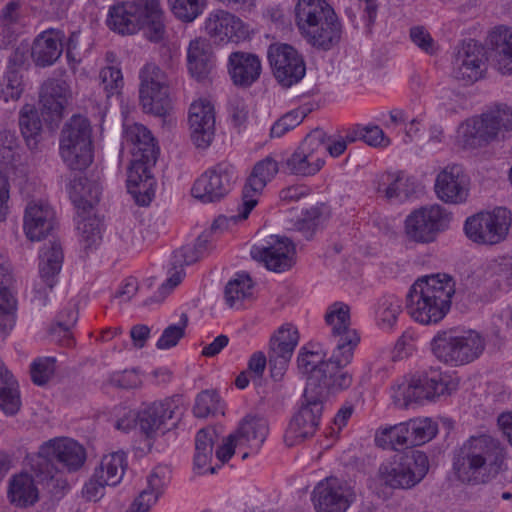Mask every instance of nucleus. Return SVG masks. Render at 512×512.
Returning <instances> with one entry per match:
<instances>
[{
  "label": "nucleus",
  "instance_id": "obj_58",
  "mask_svg": "<svg viewBox=\"0 0 512 512\" xmlns=\"http://www.w3.org/2000/svg\"><path fill=\"white\" fill-rule=\"evenodd\" d=\"M99 78L107 98L119 94L123 88V76L119 68L107 66L100 70Z\"/></svg>",
  "mask_w": 512,
  "mask_h": 512
},
{
  "label": "nucleus",
  "instance_id": "obj_31",
  "mask_svg": "<svg viewBox=\"0 0 512 512\" xmlns=\"http://www.w3.org/2000/svg\"><path fill=\"white\" fill-rule=\"evenodd\" d=\"M485 55L481 45L468 42L461 46L455 58V75L458 78L476 81L484 71Z\"/></svg>",
  "mask_w": 512,
  "mask_h": 512
},
{
  "label": "nucleus",
  "instance_id": "obj_17",
  "mask_svg": "<svg viewBox=\"0 0 512 512\" xmlns=\"http://www.w3.org/2000/svg\"><path fill=\"white\" fill-rule=\"evenodd\" d=\"M433 189L436 198L442 203L462 205L470 197V177L462 166L449 164L436 174Z\"/></svg>",
  "mask_w": 512,
  "mask_h": 512
},
{
  "label": "nucleus",
  "instance_id": "obj_8",
  "mask_svg": "<svg viewBox=\"0 0 512 512\" xmlns=\"http://www.w3.org/2000/svg\"><path fill=\"white\" fill-rule=\"evenodd\" d=\"M428 471L427 457L421 452L395 455L383 461L371 479V488L381 491L410 489L418 484Z\"/></svg>",
  "mask_w": 512,
  "mask_h": 512
},
{
  "label": "nucleus",
  "instance_id": "obj_13",
  "mask_svg": "<svg viewBox=\"0 0 512 512\" xmlns=\"http://www.w3.org/2000/svg\"><path fill=\"white\" fill-rule=\"evenodd\" d=\"M91 125L87 118L74 115L64 125L60 136V155L71 170H84L93 160Z\"/></svg>",
  "mask_w": 512,
  "mask_h": 512
},
{
  "label": "nucleus",
  "instance_id": "obj_19",
  "mask_svg": "<svg viewBox=\"0 0 512 512\" xmlns=\"http://www.w3.org/2000/svg\"><path fill=\"white\" fill-rule=\"evenodd\" d=\"M204 31L211 41L217 44L238 43L245 40L249 31L244 22L223 9L211 11L204 21Z\"/></svg>",
  "mask_w": 512,
  "mask_h": 512
},
{
  "label": "nucleus",
  "instance_id": "obj_24",
  "mask_svg": "<svg viewBox=\"0 0 512 512\" xmlns=\"http://www.w3.org/2000/svg\"><path fill=\"white\" fill-rule=\"evenodd\" d=\"M55 212L46 202L30 201L25 209L23 229L31 241H40L55 227Z\"/></svg>",
  "mask_w": 512,
  "mask_h": 512
},
{
  "label": "nucleus",
  "instance_id": "obj_39",
  "mask_svg": "<svg viewBox=\"0 0 512 512\" xmlns=\"http://www.w3.org/2000/svg\"><path fill=\"white\" fill-rule=\"evenodd\" d=\"M202 256L194 248V246H183L176 250L172 256V269L169 277L161 285L159 291L163 295L169 294L176 286H178L185 276L184 266L197 262Z\"/></svg>",
  "mask_w": 512,
  "mask_h": 512
},
{
  "label": "nucleus",
  "instance_id": "obj_45",
  "mask_svg": "<svg viewBox=\"0 0 512 512\" xmlns=\"http://www.w3.org/2000/svg\"><path fill=\"white\" fill-rule=\"evenodd\" d=\"M126 467V454L122 451H116L103 455L94 472L108 486H116L121 482Z\"/></svg>",
  "mask_w": 512,
  "mask_h": 512
},
{
  "label": "nucleus",
  "instance_id": "obj_16",
  "mask_svg": "<svg viewBox=\"0 0 512 512\" xmlns=\"http://www.w3.org/2000/svg\"><path fill=\"white\" fill-rule=\"evenodd\" d=\"M237 179L234 165L220 162L204 172L194 183L192 195L204 203L223 199L232 189Z\"/></svg>",
  "mask_w": 512,
  "mask_h": 512
},
{
  "label": "nucleus",
  "instance_id": "obj_40",
  "mask_svg": "<svg viewBox=\"0 0 512 512\" xmlns=\"http://www.w3.org/2000/svg\"><path fill=\"white\" fill-rule=\"evenodd\" d=\"M254 297V282L245 273H237L228 281L224 289V299L232 309H241Z\"/></svg>",
  "mask_w": 512,
  "mask_h": 512
},
{
  "label": "nucleus",
  "instance_id": "obj_35",
  "mask_svg": "<svg viewBox=\"0 0 512 512\" xmlns=\"http://www.w3.org/2000/svg\"><path fill=\"white\" fill-rule=\"evenodd\" d=\"M491 143L481 116L469 118L459 124L454 135V145L462 150L473 151Z\"/></svg>",
  "mask_w": 512,
  "mask_h": 512
},
{
  "label": "nucleus",
  "instance_id": "obj_4",
  "mask_svg": "<svg viewBox=\"0 0 512 512\" xmlns=\"http://www.w3.org/2000/svg\"><path fill=\"white\" fill-rule=\"evenodd\" d=\"M456 376L440 372H419L396 379L389 397L397 408L408 409L451 395L458 389Z\"/></svg>",
  "mask_w": 512,
  "mask_h": 512
},
{
  "label": "nucleus",
  "instance_id": "obj_57",
  "mask_svg": "<svg viewBox=\"0 0 512 512\" xmlns=\"http://www.w3.org/2000/svg\"><path fill=\"white\" fill-rule=\"evenodd\" d=\"M356 136L372 147L386 148L391 144L389 136L381 127L374 124L357 127Z\"/></svg>",
  "mask_w": 512,
  "mask_h": 512
},
{
  "label": "nucleus",
  "instance_id": "obj_36",
  "mask_svg": "<svg viewBox=\"0 0 512 512\" xmlns=\"http://www.w3.org/2000/svg\"><path fill=\"white\" fill-rule=\"evenodd\" d=\"M296 24L301 32H309L317 24L335 15L326 0H298L295 7Z\"/></svg>",
  "mask_w": 512,
  "mask_h": 512
},
{
  "label": "nucleus",
  "instance_id": "obj_44",
  "mask_svg": "<svg viewBox=\"0 0 512 512\" xmlns=\"http://www.w3.org/2000/svg\"><path fill=\"white\" fill-rule=\"evenodd\" d=\"M401 301L395 295H386L377 300L372 308L375 325L383 331H391L401 314Z\"/></svg>",
  "mask_w": 512,
  "mask_h": 512
},
{
  "label": "nucleus",
  "instance_id": "obj_33",
  "mask_svg": "<svg viewBox=\"0 0 512 512\" xmlns=\"http://www.w3.org/2000/svg\"><path fill=\"white\" fill-rule=\"evenodd\" d=\"M233 433L238 438V443L249 448L251 453H257L269 434V424L260 415L248 414Z\"/></svg>",
  "mask_w": 512,
  "mask_h": 512
},
{
  "label": "nucleus",
  "instance_id": "obj_12",
  "mask_svg": "<svg viewBox=\"0 0 512 512\" xmlns=\"http://www.w3.org/2000/svg\"><path fill=\"white\" fill-rule=\"evenodd\" d=\"M452 214L440 204H428L412 210L404 219L403 234L407 241L427 245L449 229Z\"/></svg>",
  "mask_w": 512,
  "mask_h": 512
},
{
  "label": "nucleus",
  "instance_id": "obj_2",
  "mask_svg": "<svg viewBox=\"0 0 512 512\" xmlns=\"http://www.w3.org/2000/svg\"><path fill=\"white\" fill-rule=\"evenodd\" d=\"M509 452L497 439L489 435L473 436L462 446L453 463V473L462 482H470L481 475L486 478L510 480Z\"/></svg>",
  "mask_w": 512,
  "mask_h": 512
},
{
  "label": "nucleus",
  "instance_id": "obj_46",
  "mask_svg": "<svg viewBox=\"0 0 512 512\" xmlns=\"http://www.w3.org/2000/svg\"><path fill=\"white\" fill-rule=\"evenodd\" d=\"M21 406L18 383L0 358V409L15 415Z\"/></svg>",
  "mask_w": 512,
  "mask_h": 512
},
{
  "label": "nucleus",
  "instance_id": "obj_52",
  "mask_svg": "<svg viewBox=\"0 0 512 512\" xmlns=\"http://www.w3.org/2000/svg\"><path fill=\"white\" fill-rule=\"evenodd\" d=\"M267 58L275 78L284 88L288 87V44L280 42L270 44Z\"/></svg>",
  "mask_w": 512,
  "mask_h": 512
},
{
  "label": "nucleus",
  "instance_id": "obj_11",
  "mask_svg": "<svg viewBox=\"0 0 512 512\" xmlns=\"http://www.w3.org/2000/svg\"><path fill=\"white\" fill-rule=\"evenodd\" d=\"M352 141H354V138H349V140H346L343 136L326 138L323 131H313L305 138L299 150L293 155V171L300 175L315 174L324 165L327 152L332 157H338L346 150L347 143Z\"/></svg>",
  "mask_w": 512,
  "mask_h": 512
},
{
  "label": "nucleus",
  "instance_id": "obj_32",
  "mask_svg": "<svg viewBox=\"0 0 512 512\" xmlns=\"http://www.w3.org/2000/svg\"><path fill=\"white\" fill-rule=\"evenodd\" d=\"M487 45L496 68L502 74H512V27H494L488 34Z\"/></svg>",
  "mask_w": 512,
  "mask_h": 512
},
{
  "label": "nucleus",
  "instance_id": "obj_9",
  "mask_svg": "<svg viewBox=\"0 0 512 512\" xmlns=\"http://www.w3.org/2000/svg\"><path fill=\"white\" fill-rule=\"evenodd\" d=\"M70 198L82 210L77 216L80 243L85 250L96 248L102 240L101 221L87 209H91L99 201V187L86 178L76 177L70 183Z\"/></svg>",
  "mask_w": 512,
  "mask_h": 512
},
{
  "label": "nucleus",
  "instance_id": "obj_1",
  "mask_svg": "<svg viewBox=\"0 0 512 512\" xmlns=\"http://www.w3.org/2000/svg\"><path fill=\"white\" fill-rule=\"evenodd\" d=\"M455 294V282L446 273L419 277L406 294L409 316L418 324H439L449 313Z\"/></svg>",
  "mask_w": 512,
  "mask_h": 512
},
{
  "label": "nucleus",
  "instance_id": "obj_47",
  "mask_svg": "<svg viewBox=\"0 0 512 512\" xmlns=\"http://www.w3.org/2000/svg\"><path fill=\"white\" fill-rule=\"evenodd\" d=\"M324 321L334 337L358 332L351 327V308L345 302L336 301L329 304L324 313Z\"/></svg>",
  "mask_w": 512,
  "mask_h": 512
},
{
  "label": "nucleus",
  "instance_id": "obj_38",
  "mask_svg": "<svg viewBox=\"0 0 512 512\" xmlns=\"http://www.w3.org/2000/svg\"><path fill=\"white\" fill-rule=\"evenodd\" d=\"M7 496L11 504L28 507L35 504L39 493L33 477L28 473H19L9 480Z\"/></svg>",
  "mask_w": 512,
  "mask_h": 512
},
{
  "label": "nucleus",
  "instance_id": "obj_42",
  "mask_svg": "<svg viewBox=\"0 0 512 512\" xmlns=\"http://www.w3.org/2000/svg\"><path fill=\"white\" fill-rule=\"evenodd\" d=\"M217 438L215 429L203 428L195 437L194 469L198 474L214 473L215 467L211 466L214 443Z\"/></svg>",
  "mask_w": 512,
  "mask_h": 512
},
{
  "label": "nucleus",
  "instance_id": "obj_5",
  "mask_svg": "<svg viewBox=\"0 0 512 512\" xmlns=\"http://www.w3.org/2000/svg\"><path fill=\"white\" fill-rule=\"evenodd\" d=\"M351 384L352 375L343 368H330V371H324L320 381L311 378L305 385L302 407L293 423V426L299 429L297 436L305 438L311 435L320 422L324 403L331 396L349 388Z\"/></svg>",
  "mask_w": 512,
  "mask_h": 512
},
{
  "label": "nucleus",
  "instance_id": "obj_56",
  "mask_svg": "<svg viewBox=\"0 0 512 512\" xmlns=\"http://www.w3.org/2000/svg\"><path fill=\"white\" fill-rule=\"evenodd\" d=\"M188 325V316L183 313L180 321L177 324H171L166 327L156 343L158 349H170L178 344L180 339L185 335V330Z\"/></svg>",
  "mask_w": 512,
  "mask_h": 512
},
{
  "label": "nucleus",
  "instance_id": "obj_64",
  "mask_svg": "<svg viewBox=\"0 0 512 512\" xmlns=\"http://www.w3.org/2000/svg\"><path fill=\"white\" fill-rule=\"evenodd\" d=\"M110 383L118 388H136L141 384V378L135 369L115 372L110 377Z\"/></svg>",
  "mask_w": 512,
  "mask_h": 512
},
{
  "label": "nucleus",
  "instance_id": "obj_50",
  "mask_svg": "<svg viewBox=\"0 0 512 512\" xmlns=\"http://www.w3.org/2000/svg\"><path fill=\"white\" fill-rule=\"evenodd\" d=\"M337 338V344L329 359L326 358L327 371L334 368H344L349 365L354 356V351L360 343V335L358 332H350L346 336Z\"/></svg>",
  "mask_w": 512,
  "mask_h": 512
},
{
  "label": "nucleus",
  "instance_id": "obj_3",
  "mask_svg": "<svg viewBox=\"0 0 512 512\" xmlns=\"http://www.w3.org/2000/svg\"><path fill=\"white\" fill-rule=\"evenodd\" d=\"M123 143L132 155L127 175L128 190L138 203L146 205L153 195L155 182L151 169L156 164L159 148L150 130L138 123L124 126Z\"/></svg>",
  "mask_w": 512,
  "mask_h": 512
},
{
  "label": "nucleus",
  "instance_id": "obj_48",
  "mask_svg": "<svg viewBox=\"0 0 512 512\" xmlns=\"http://www.w3.org/2000/svg\"><path fill=\"white\" fill-rule=\"evenodd\" d=\"M491 143L506 139L512 131V109L499 107L481 115Z\"/></svg>",
  "mask_w": 512,
  "mask_h": 512
},
{
  "label": "nucleus",
  "instance_id": "obj_14",
  "mask_svg": "<svg viewBox=\"0 0 512 512\" xmlns=\"http://www.w3.org/2000/svg\"><path fill=\"white\" fill-rule=\"evenodd\" d=\"M437 433L438 425L434 420L417 417L379 428L375 434V442L383 448L419 446L431 441Z\"/></svg>",
  "mask_w": 512,
  "mask_h": 512
},
{
  "label": "nucleus",
  "instance_id": "obj_34",
  "mask_svg": "<svg viewBox=\"0 0 512 512\" xmlns=\"http://www.w3.org/2000/svg\"><path fill=\"white\" fill-rule=\"evenodd\" d=\"M108 27L121 35H133L143 30V22L132 0H125L110 7Z\"/></svg>",
  "mask_w": 512,
  "mask_h": 512
},
{
  "label": "nucleus",
  "instance_id": "obj_30",
  "mask_svg": "<svg viewBox=\"0 0 512 512\" xmlns=\"http://www.w3.org/2000/svg\"><path fill=\"white\" fill-rule=\"evenodd\" d=\"M268 367L270 377L282 382L288 371V325L282 324L271 336L268 343Z\"/></svg>",
  "mask_w": 512,
  "mask_h": 512
},
{
  "label": "nucleus",
  "instance_id": "obj_60",
  "mask_svg": "<svg viewBox=\"0 0 512 512\" xmlns=\"http://www.w3.org/2000/svg\"><path fill=\"white\" fill-rule=\"evenodd\" d=\"M218 402L219 396L215 391H202L196 397L193 413L197 418H206L217 409Z\"/></svg>",
  "mask_w": 512,
  "mask_h": 512
},
{
  "label": "nucleus",
  "instance_id": "obj_51",
  "mask_svg": "<svg viewBox=\"0 0 512 512\" xmlns=\"http://www.w3.org/2000/svg\"><path fill=\"white\" fill-rule=\"evenodd\" d=\"M413 189L412 180L402 172H390L381 176L379 191L388 199L403 201Z\"/></svg>",
  "mask_w": 512,
  "mask_h": 512
},
{
  "label": "nucleus",
  "instance_id": "obj_41",
  "mask_svg": "<svg viewBox=\"0 0 512 512\" xmlns=\"http://www.w3.org/2000/svg\"><path fill=\"white\" fill-rule=\"evenodd\" d=\"M342 34V26L337 17L328 18L321 24H317L303 37L314 47L322 50H330L335 47Z\"/></svg>",
  "mask_w": 512,
  "mask_h": 512
},
{
  "label": "nucleus",
  "instance_id": "obj_10",
  "mask_svg": "<svg viewBox=\"0 0 512 512\" xmlns=\"http://www.w3.org/2000/svg\"><path fill=\"white\" fill-rule=\"evenodd\" d=\"M511 227V212L498 207L467 217L463 223V233L471 243L491 247L505 242L509 237Z\"/></svg>",
  "mask_w": 512,
  "mask_h": 512
},
{
  "label": "nucleus",
  "instance_id": "obj_63",
  "mask_svg": "<svg viewBox=\"0 0 512 512\" xmlns=\"http://www.w3.org/2000/svg\"><path fill=\"white\" fill-rule=\"evenodd\" d=\"M22 2L20 0H11L7 2L0 11V24L10 29L21 19Z\"/></svg>",
  "mask_w": 512,
  "mask_h": 512
},
{
  "label": "nucleus",
  "instance_id": "obj_25",
  "mask_svg": "<svg viewBox=\"0 0 512 512\" xmlns=\"http://www.w3.org/2000/svg\"><path fill=\"white\" fill-rule=\"evenodd\" d=\"M68 96L69 87L64 80L48 79L42 84L39 103L46 121L52 123L62 118Z\"/></svg>",
  "mask_w": 512,
  "mask_h": 512
},
{
  "label": "nucleus",
  "instance_id": "obj_55",
  "mask_svg": "<svg viewBox=\"0 0 512 512\" xmlns=\"http://www.w3.org/2000/svg\"><path fill=\"white\" fill-rule=\"evenodd\" d=\"M16 299L10 289L0 290V333L6 334L15 323Z\"/></svg>",
  "mask_w": 512,
  "mask_h": 512
},
{
  "label": "nucleus",
  "instance_id": "obj_15",
  "mask_svg": "<svg viewBox=\"0 0 512 512\" xmlns=\"http://www.w3.org/2000/svg\"><path fill=\"white\" fill-rule=\"evenodd\" d=\"M139 99L145 113L164 117L170 110V100L164 72L154 63H147L139 73Z\"/></svg>",
  "mask_w": 512,
  "mask_h": 512
},
{
  "label": "nucleus",
  "instance_id": "obj_7",
  "mask_svg": "<svg viewBox=\"0 0 512 512\" xmlns=\"http://www.w3.org/2000/svg\"><path fill=\"white\" fill-rule=\"evenodd\" d=\"M82 445L70 438H55L43 443L32 459L31 468L39 481L53 480L58 472H74L85 463Z\"/></svg>",
  "mask_w": 512,
  "mask_h": 512
},
{
  "label": "nucleus",
  "instance_id": "obj_37",
  "mask_svg": "<svg viewBox=\"0 0 512 512\" xmlns=\"http://www.w3.org/2000/svg\"><path fill=\"white\" fill-rule=\"evenodd\" d=\"M326 364V351L317 343L302 347L297 356V371L306 377V384L311 378L320 381L324 371H327Z\"/></svg>",
  "mask_w": 512,
  "mask_h": 512
},
{
  "label": "nucleus",
  "instance_id": "obj_6",
  "mask_svg": "<svg viewBox=\"0 0 512 512\" xmlns=\"http://www.w3.org/2000/svg\"><path fill=\"white\" fill-rule=\"evenodd\" d=\"M485 348V337L473 329L439 330L430 341V351L433 356L451 367L474 362L484 353Z\"/></svg>",
  "mask_w": 512,
  "mask_h": 512
},
{
  "label": "nucleus",
  "instance_id": "obj_22",
  "mask_svg": "<svg viewBox=\"0 0 512 512\" xmlns=\"http://www.w3.org/2000/svg\"><path fill=\"white\" fill-rule=\"evenodd\" d=\"M188 122L193 144L202 149L209 147L215 134V113L212 104L205 100L192 103Z\"/></svg>",
  "mask_w": 512,
  "mask_h": 512
},
{
  "label": "nucleus",
  "instance_id": "obj_26",
  "mask_svg": "<svg viewBox=\"0 0 512 512\" xmlns=\"http://www.w3.org/2000/svg\"><path fill=\"white\" fill-rule=\"evenodd\" d=\"M266 245H254L250 255L252 259L274 272H283L288 267V238L270 235Z\"/></svg>",
  "mask_w": 512,
  "mask_h": 512
},
{
  "label": "nucleus",
  "instance_id": "obj_54",
  "mask_svg": "<svg viewBox=\"0 0 512 512\" xmlns=\"http://www.w3.org/2000/svg\"><path fill=\"white\" fill-rule=\"evenodd\" d=\"M170 11L183 23H191L203 14L207 0H167Z\"/></svg>",
  "mask_w": 512,
  "mask_h": 512
},
{
  "label": "nucleus",
  "instance_id": "obj_59",
  "mask_svg": "<svg viewBox=\"0 0 512 512\" xmlns=\"http://www.w3.org/2000/svg\"><path fill=\"white\" fill-rule=\"evenodd\" d=\"M55 372V359L42 357L33 361L30 368L31 379L36 385L46 384Z\"/></svg>",
  "mask_w": 512,
  "mask_h": 512
},
{
  "label": "nucleus",
  "instance_id": "obj_21",
  "mask_svg": "<svg viewBox=\"0 0 512 512\" xmlns=\"http://www.w3.org/2000/svg\"><path fill=\"white\" fill-rule=\"evenodd\" d=\"M178 408V400L167 398L155 401L137 413V426L147 438H154L167 430V421L171 420Z\"/></svg>",
  "mask_w": 512,
  "mask_h": 512
},
{
  "label": "nucleus",
  "instance_id": "obj_18",
  "mask_svg": "<svg viewBox=\"0 0 512 512\" xmlns=\"http://www.w3.org/2000/svg\"><path fill=\"white\" fill-rule=\"evenodd\" d=\"M355 500L353 488L335 478L319 482L312 496L316 512H346Z\"/></svg>",
  "mask_w": 512,
  "mask_h": 512
},
{
  "label": "nucleus",
  "instance_id": "obj_49",
  "mask_svg": "<svg viewBox=\"0 0 512 512\" xmlns=\"http://www.w3.org/2000/svg\"><path fill=\"white\" fill-rule=\"evenodd\" d=\"M19 126L27 146L31 150L36 149L42 137V121L33 105L26 104L21 108Z\"/></svg>",
  "mask_w": 512,
  "mask_h": 512
},
{
  "label": "nucleus",
  "instance_id": "obj_27",
  "mask_svg": "<svg viewBox=\"0 0 512 512\" xmlns=\"http://www.w3.org/2000/svg\"><path fill=\"white\" fill-rule=\"evenodd\" d=\"M228 73L234 85L247 88L255 83L262 71L260 58L252 53L236 51L228 57Z\"/></svg>",
  "mask_w": 512,
  "mask_h": 512
},
{
  "label": "nucleus",
  "instance_id": "obj_20",
  "mask_svg": "<svg viewBox=\"0 0 512 512\" xmlns=\"http://www.w3.org/2000/svg\"><path fill=\"white\" fill-rule=\"evenodd\" d=\"M63 257L62 246L56 241L45 244L42 248L39 263L40 282L35 285L34 298L43 305L46 303L48 290L57 282Z\"/></svg>",
  "mask_w": 512,
  "mask_h": 512
},
{
  "label": "nucleus",
  "instance_id": "obj_53",
  "mask_svg": "<svg viewBox=\"0 0 512 512\" xmlns=\"http://www.w3.org/2000/svg\"><path fill=\"white\" fill-rule=\"evenodd\" d=\"M77 320L78 312L75 306L66 307L59 313L56 323L51 326V336L60 341L63 345H72L71 328L75 325Z\"/></svg>",
  "mask_w": 512,
  "mask_h": 512
},
{
  "label": "nucleus",
  "instance_id": "obj_29",
  "mask_svg": "<svg viewBox=\"0 0 512 512\" xmlns=\"http://www.w3.org/2000/svg\"><path fill=\"white\" fill-rule=\"evenodd\" d=\"M63 31L47 29L41 32L32 45V58L37 66L47 67L53 65L64 50Z\"/></svg>",
  "mask_w": 512,
  "mask_h": 512
},
{
  "label": "nucleus",
  "instance_id": "obj_23",
  "mask_svg": "<svg viewBox=\"0 0 512 512\" xmlns=\"http://www.w3.org/2000/svg\"><path fill=\"white\" fill-rule=\"evenodd\" d=\"M278 172V163L272 157L268 156L258 161L249 175L242 192L244 200V213L249 215L258 203V196L269 181H271Z\"/></svg>",
  "mask_w": 512,
  "mask_h": 512
},
{
  "label": "nucleus",
  "instance_id": "obj_43",
  "mask_svg": "<svg viewBox=\"0 0 512 512\" xmlns=\"http://www.w3.org/2000/svg\"><path fill=\"white\" fill-rule=\"evenodd\" d=\"M188 69L197 80L205 79L213 67L212 55L204 39L191 40L187 50Z\"/></svg>",
  "mask_w": 512,
  "mask_h": 512
},
{
  "label": "nucleus",
  "instance_id": "obj_61",
  "mask_svg": "<svg viewBox=\"0 0 512 512\" xmlns=\"http://www.w3.org/2000/svg\"><path fill=\"white\" fill-rule=\"evenodd\" d=\"M170 481V471L165 466L155 467L147 477V487L145 490L161 496Z\"/></svg>",
  "mask_w": 512,
  "mask_h": 512
},
{
  "label": "nucleus",
  "instance_id": "obj_62",
  "mask_svg": "<svg viewBox=\"0 0 512 512\" xmlns=\"http://www.w3.org/2000/svg\"><path fill=\"white\" fill-rule=\"evenodd\" d=\"M267 365L268 358L263 351H256L250 355L246 371L250 374L253 383H260Z\"/></svg>",
  "mask_w": 512,
  "mask_h": 512
},
{
  "label": "nucleus",
  "instance_id": "obj_28",
  "mask_svg": "<svg viewBox=\"0 0 512 512\" xmlns=\"http://www.w3.org/2000/svg\"><path fill=\"white\" fill-rule=\"evenodd\" d=\"M136 6L143 34L147 40L159 43L166 37L165 12L160 0H132Z\"/></svg>",
  "mask_w": 512,
  "mask_h": 512
}]
</instances>
